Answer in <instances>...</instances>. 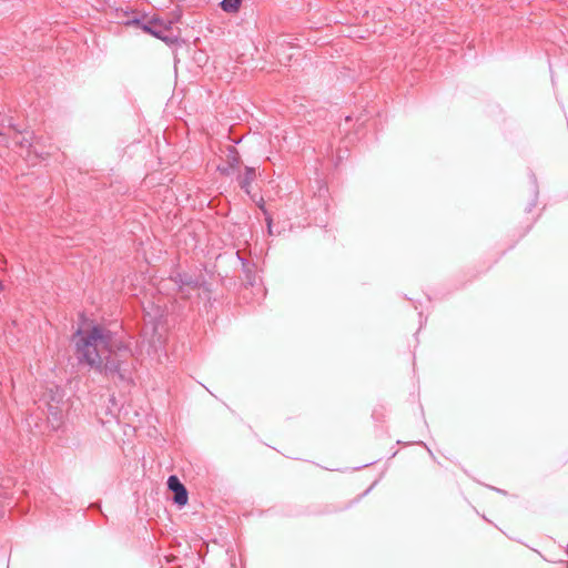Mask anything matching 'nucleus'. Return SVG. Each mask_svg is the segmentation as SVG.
Instances as JSON below:
<instances>
[{
  "mask_svg": "<svg viewBox=\"0 0 568 568\" xmlns=\"http://www.w3.org/2000/svg\"><path fill=\"white\" fill-rule=\"evenodd\" d=\"M75 354L81 364H87L106 376H118L125 381L126 376L121 369V363L114 352V334L100 325L90 329H79L75 334Z\"/></svg>",
  "mask_w": 568,
  "mask_h": 568,
  "instance_id": "f257e3e1",
  "label": "nucleus"
},
{
  "mask_svg": "<svg viewBox=\"0 0 568 568\" xmlns=\"http://www.w3.org/2000/svg\"><path fill=\"white\" fill-rule=\"evenodd\" d=\"M134 22L141 24L143 31L164 41L165 43H174L176 40V37L172 33V21L170 20L153 17L144 22H141L138 19L134 20Z\"/></svg>",
  "mask_w": 568,
  "mask_h": 568,
  "instance_id": "f03ea898",
  "label": "nucleus"
},
{
  "mask_svg": "<svg viewBox=\"0 0 568 568\" xmlns=\"http://www.w3.org/2000/svg\"><path fill=\"white\" fill-rule=\"evenodd\" d=\"M170 280L178 286L179 293L183 298H187L191 292L197 291L204 283L202 276L180 272L172 274Z\"/></svg>",
  "mask_w": 568,
  "mask_h": 568,
  "instance_id": "7ed1b4c3",
  "label": "nucleus"
},
{
  "mask_svg": "<svg viewBox=\"0 0 568 568\" xmlns=\"http://www.w3.org/2000/svg\"><path fill=\"white\" fill-rule=\"evenodd\" d=\"M168 487L174 494L173 500L176 505L182 507L187 504V490L176 476L171 475L168 478Z\"/></svg>",
  "mask_w": 568,
  "mask_h": 568,
  "instance_id": "20e7f679",
  "label": "nucleus"
},
{
  "mask_svg": "<svg viewBox=\"0 0 568 568\" xmlns=\"http://www.w3.org/2000/svg\"><path fill=\"white\" fill-rule=\"evenodd\" d=\"M256 179V170L252 166H245L244 173H239L236 176V181L240 187L246 193L250 194L251 185L253 181Z\"/></svg>",
  "mask_w": 568,
  "mask_h": 568,
  "instance_id": "39448f33",
  "label": "nucleus"
},
{
  "mask_svg": "<svg viewBox=\"0 0 568 568\" xmlns=\"http://www.w3.org/2000/svg\"><path fill=\"white\" fill-rule=\"evenodd\" d=\"M47 418L53 429H58L61 426L63 420V408L59 406V402L55 404H48Z\"/></svg>",
  "mask_w": 568,
  "mask_h": 568,
  "instance_id": "423d86ee",
  "label": "nucleus"
},
{
  "mask_svg": "<svg viewBox=\"0 0 568 568\" xmlns=\"http://www.w3.org/2000/svg\"><path fill=\"white\" fill-rule=\"evenodd\" d=\"M226 163L230 164V165H233L234 168L236 169H240V165H241V156H240V153L239 151L230 145L227 148V153H226Z\"/></svg>",
  "mask_w": 568,
  "mask_h": 568,
  "instance_id": "0eeeda50",
  "label": "nucleus"
},
{
  "mask_svg": "<svg viewBox=\"0 0 568 568\" xmlns=\"http://www.w3.org/2000/svg\"><path fill=\"white\" fill-rule=\"evenodd\" d=\"M242 0H222L221 8L225 12H236L241 6Z\"/></svg>",
  "mask_w": 568,
  "mask_h": 568,
  "instance_id": "6e6552de",
  "label": "nucleus"
},
{
  "mask_svg": "<svg viewBox=\"0 0 568 568\" xmlns=\"http://www.w3.org/2000/svg\"><path fill=\"white\" fill-rule=\"evenodd\" d=\"M217 170L220 171L221 174H223L225 176H231V175L235 174V172L239 171V169H236L233 165H230L227 163L225 165H220L217 168Z\"/></svg>",
  "mask_w": 568,
  "mask_h": 568,
  "instance_id": "1a4fd4ad",
  "label": "nucleus"
},
{
  "mask_svg": "<svg viewBox=\"0 0 568 568\" xmlns=\"http://www.w3.org/2000/svg\"><path fill=\"white\" fill-rule=\"evenodd\" d=\"M26 136L23 135L21 139L17 140V143L20 144L22 148L30 149L32 146V135L27 132Z\"/></svg>",
  "mask_w": 568,
  "mask_h": 568,
  "instance_id": "9d476101",
  "label": "nucleus"
}]
</instances>
